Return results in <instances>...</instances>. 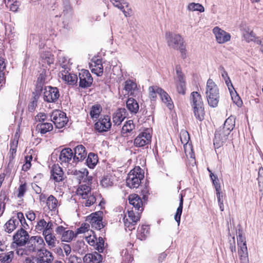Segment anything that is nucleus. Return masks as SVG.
Segmentation results:
<instances>
[{
  "mask_svg": "<svg viewBox=\"0 0 263 263\" xmlns=\"http://www.w3.org/2000/svg\"><path fill=\"white\" fill-rule=\"evenodd\" d=\"M111 126L110 118L108 116H105L103 118H100L95 124L96 129L99 132H107Z\"/></svg>",
  "mask_w": 263,
  "mask_h": 263,
  "instance_id": "obj_13",
  "label": "nucleus"
},
{
  "mask_svg": "<svg viewBox=\"0 0 263 263\" xmlns=\"http://www.w3.org/2000/svg\"><path fill=\"white\" fill-rule=\"evenodd\" d=\"M258 183L260 188V191H261L263 189V168L260 167L258 172Z\"/></svg>",
  "mask_w": 263,
  "mask_h": 263,
  "instance_id": "obj_58",
  "label": "nucleus"
},
{
  "mask_svg": "<svg viewBox=\"0 0 263 263\" xmlns=\"http://www.w3.org/2000/svg\"><path fill=\"white\" fill-rule=\"evenodd\" d=\"M135 128L133 120H128L125 122L122 128V133L124 134L130 132Z\"/></svg>",
  "mask_w": 263,
  "mask_h": 263,
  "instance_id": "obj_48",
  "label": "nucleus"
},
{
  "mask_svg": "<svg viewBox=\"0 0 263 263\" xmlns=\"http://www.w3.org/2000/svg\"><path fill=\"white\" fill-rule=\"evenodd\" d=\"M14 257V252L9 251L0 256V260L3 263H10Z\"/></svg>",
  "mask_w": 263,
  "mask_h": 263,
  "instance_id": "obj_49",
  "label": "nucleus"
},
{
  "mask_svg": "<svg viewBox=\"0 0 263 263\" xmlns=\"http://www.w3.org/2000/svg\"><path fill=\"white\" fill-rule=\"evenodd\" d=\"M208 171L210 173V177L212 180L213 183L215 186V188L216 191H218V190H221L220 185L219 183V180L218 178L215 176L211 171L209 168H208Z\"/></svg>",
  "mask_w": 263,
  "mask_h": 263,
  "instance_id": "obj_56",
  "label": "nucleus"
},
{
  "mask_svg": "<svg viewBox=\"0 0 263 263\" xmlns=\"http://www.w3.org/2000/svg\"><path fill=\"white\" fill-rule=\"evenodd\" d=\"M149 97L152 100H155L157 95H160L161 92V88L156 86H150L148 88Z\"/></svg>",
  "mask_w": 263,
  "mask_h": 263,
  "instance_id": "obj_47",
  "label": "nucleus"
},
{
  "mask_svg": "<svg viewBox=\"0 0 263 263\" xmlns=\"http://www.w3.org/2000/svg\"><path fill=\"white\" fill-rule=\"evenodd\" d=\"M43 235L49 248L55 247L57 239L53 234V228L50 229L49 228H47L45 231L43 232Z\"/></svg>",
  "mask_w": 263,
  "mask_h": 263,
  "instance_id": "obj_22",
  "label": "nucleus"
},
{
  "mask_svg": "<svg viewBox=\"0 0 263 263\" xmlns=\"http://www.w3.org/2000/svg\"><path fill=\"white\" fill-rule=\"evenodd\" d=\"M59 62L61 67L64 69L62 71L65 72V71H67L68 72L70 70L71 64L67 58L65 57H59Z\"/></svg>",
  "mask_w": 263,
  "mask_h": 263,
  "instance_id": "obj_40",
  "label": "nucleus"
},
{
  "mask_svg": "<svg viewBox=\"0 0 263 263\" xmlns=\"http://www.w3.org/2000/svg\"><path fill=\"white\" fill-rule=\"evenodd\" d=\"M73 153L70 148L63 149L59 156V160L62 164L67 165L68 164L76 162L73 161Z\"/></svg>",
  "mask_w": 263,
  "mask_h": 263,
  "instance_id": "obj_14",
  "label": "nucleus"
},
{
  "mask_svg": "<svg viewBox=\"0 0 263 263\" xmlns=\"http://www.w3.org/2000/svg\"><path fill=\"white\" fill-rule=\"evenodd\" d=\"M149 227L147 225H142L138 228L137 237L140 240L144 239L149 233Z\"/></svg>",
  "mask_w": 263,
  "mask_h": 263,
  "instance_id": "obj_39",
  "label": "nucleus"
},
{
  "mask_svg": "<svg viewBox=\"0 0 263 263\" xmlns=\"http://www.w3.org/2000/svg\"><path fill=\"white\" fill-rule=\"evenodd\" d=\"M17 143L18 141L15 140L11 142L10 152L11 154L12 158L13 157V155L16 153Z\"/></svg>",
  "mask_w": 263,
  "mask_h": 263,
  "instance_id": "obj_63",
  "label": "nucleus"
},
{
  "mask_svg": "<svg viewBox=\"0 0 263 263\" xmlns=\"http://www.w3.org/2000/svg\"><path fill=\"white\" fill-rule=\"evenodd\" d=\"M113 182L110 178L107 176L104 177L101 181V184L104 187H107L112 185Z\"/></svg>",
  "mask_w": 263,
  "mask_h": 263,
  "instance_id": "obj_59",
  "label": "nucleus"
},
{
  "mask_svg": "<svg viewBox=\"0 0 263 263\" xmlns=\"http://www.w3.org/2000/svg\"><path fill=\"white\" fill-rule=\"evenodd\" d=\"M187 9L189 11H198L200 12H203L204 11V8L202 5L195 3H191L189 4L187 6Z\"/></svg>",
  "mask_w": 263,
  "mask_h": 263,
  "instance_id": "obj_50",
  "label": "nucleus"
},
{
  "mask_svg": "<svg viewBox=\"0 0 263 263\" xmlns=\"http://www.w3.org/2000/svg\"><path fill=\"white\" fill-rule=\"evenodd\" d=\"M180 140L181 143L184 145V150L186 156L187 158L190 159L191 164L194 166L196 163L195 160V156L193 152L192 145L189 143L190 137L188 133L183 130L180 133Z\"/></svg>",
  "mask_w": 263,
  "mask_h": 263,
  "instance_id": "obj_5",
  "label": "nucleus"
},
{
  "mask_svg": "<svg viewBox=\"0 0 263 263\" xmlns=\"http://www.w3.org/2000/svg\"><path fill=\"white\" fill-rule=\"evenodd\" d=\"M141 213H139L138 211H135L133 209L128 211L127 216L125 215L124 218V222L126 229H128L129 231H132L135 229V225L140 220V215Z\"/></svg>",
  "mask_w": 263,
  "mask_h": 263,
  "instance_id": "obj_7",
  "label": "nucleus"
},
{
  "mask_svg": "<svg viewBox=\"0 0 263 263\" xmlns=\"http://www.w3.org/2000/svg\"><path fill=\"white\" fill-rule=\"evenodd\" d=\"M51 178L56 182L61 181L63 179V172L61 167L54 165L51 170Z\"/></svg>",
  "mask_w": 263,
  "mask_h": 263,
  "instance_id": "obj_25",
  "label": "nucleus"
},
{
  "mask_svg": "<svg viewBox=\"0 0 263 263\" xmlns=\"http://www.w3.org/2000/svg\"><path fill=\"white\" fill-rule=\"evenodd\" d=\"M51 118V121L58 128L63 127L67 123L68 121L66 114L58 110L52 112Z\"/></svg>",
  "mask_w": 263,
  "mask_h": 263,
  "instance_id": "obj_8",
  "label": "nucleus"
},
{
  "mask_svg": "<svg viewBox=\"0 0 263 263\" xmlns=\"http://www.w3.org/2000/svg\"><path fill=\"white\" fill-rule=\"evenodd\" d=\"M152 136L147 130L140 133L134 140V145L136 147H142L148 144L151 140Z\"/></svg>",
  "mask_w": 263,
  "mask_h": 263,
  "instance_id": "obj_15",
  "label": "nucleus"
},
{
  "mask_svg": "<svg viewBox=\"0 0 263 263\" xmlns=\"http://www.w3.org/2000/svg\"><path fill=\"white\" fill-rule=\"evenodd\" d=\"M16 253L18 256L25 257L26 256L31 255V254L28 251V249L26 247L24 248H18L16 250Z\"/></svg>",
  "mask_w": 263,
  "mask_h": 263,
  "instance_id": "obj_60",
  "label": "nucleus"
},
{
  "mask_svg": "<svg viewBox=\"0 0 263 263\" xmlns=\"http://www.w3.org/2000/svg\"><path fill=\"white\" fill-rule=\"evenodd\" d=\"M79 85L82 88H87L91 85L93 79L88 70L82 69L79 73Z\"/></svg>",
  "mask_w": 263,
  "mask_h": 263,
  "instance_id": "obj_16",
  "label": "nucleus"
},
{
  "mask_svg": "<svg viewBox=\"0 0 263 263\" xmlns=\"http://www.w3.org/2000/svg\"><path fill=\"white\" fill-rule=\"evenodd\" d=\"M90 68L91 72L98 76H101L103 72V67L102 61L99 59L93 58L90 63Z\"/></svg>",
  "mask_w": 263,
  "mask_h": 263,
  "instance_id": "obj_21",
  "label": "nucleus"
},
{
  "mask_svg": "<svg viewBox=\"0 0 263 263\" xmlns=\"http://www.w3.org/2000/svg\"><path fill=\"white\" fill-rule=\"evenodd\" d=\"M126 107L130 112L134 114H136L139 108L137 102L132 98H129L127 100Z\"/></svg>",
  "mask_w": 263,
  "mask_h": 263,
  "instance_id": "obj_32",
  "label": "nucleus"
},
{
  "mask_svg": "<svg viewBox=\"0 0 263 263\" xmlns=\"http://www.w3.org/2000/svg\"><path fill=\"white\" fill-rule=\"evenodd\" d=\"M129 203L133 206L134 210L142 213L143 210V202L141 198L137 194H132L128 197Z\"/></svg>",
  "mask_w": 263,
  "mask_h": 263,
  "instance_id": "obj_19",
  "label": "nucleus"
},
{
  "mask_svg": "<svg viewBox=\"0 0 263 263\" xmlns=\"http://www.w3.org/2000/svg\"><path fill=\"white\" fill-rule=\"evenodd\" d=\"M41 58L43 62L47 63L48 65L53 63V55L49 51L43 52L41 54Z\"/></svg>",
  "mask_w": 263,
  "mask_h": 263,
  "instance_id": "obj_44",
  "label": "nucleus"
},
{
  "mask_svg": "<svg viewBox=\"0 0 263 263\" xmlns=\"http://www.w3.org/2000/svg\"><path fill=\"white\" fill-rule=\"evenodd\" d=\"M194 114L196 119L200 121L204 119V111L203 105L193 107Z\"/></svg>",
  "mask_w": 263,
  "mask_h": 263,
  "instance_id": "obj_42",
  "label": "nucleus"
},
{
  "mask_svg": "<svg viewBox=\"0 0 263 263\" xmlns=\"http://www.w3.org/2000/svg\"><path fill=\"white\" fill-rule=\"evenodd\" d=\"M124 109H120L115 112L112 116V122L114 125H120L125 118V116H123L122 112H124Z\"/></svg>",
  "mask_w": 263,
  "mask_h": 263,
  "instance_id": "obj_36",
  "label": "nucleus"
},
{
  "mask_svg": "<svg viewBox=\"0 0 263 263\" xmlns=\"http://www.w3.org/2000/svg\"><path fill=\"white\" fill-rule=\"evenodd\" d=\"M219 69L220 71L221 76H222V78L224 79L225 83L227 84V86L228 87L229 90H230V87H231L233 89H234V87L231 83V80H230L229 77L228 76V74L227 72L226 71L224 67L221 66L219 68Z\"/></svg>",
  "mask_w": 263,
  "mask_h": 263,
  "instance_id": "obj_46",
  "label": "nucleus"
},
{
  "mask_svg": "<svg viewBox=\"0 0 263 263\" xmlns=\"http://www.w3.org/2000/svg\"><path fill=\"white\" fill-rule=\"evenodd\" d=\"M73 174L80 180L85 181L87 177L88 172L86 168H82L81 170H74L72 172Z\"/></svg>",
  "mask_w": 263,
  "mask_h": 263,
  "instance_id": "obj_37",
  "label": "nucleus"
},
{
  "mask_svg": "<svg viewBox=\"0 0 263 263\" xmlns=\"http://www.w3.org/2000/svg\"><path fill=\"white\" fill-rule=\"evenodd\" d=\"M124 90L130 95H134L137 90V85L136 82L131 80H127L125 82Z\"/></svg>",
  "mask_w": 263,
  "mask_h": 263,
  "instance_id": "obj_30",
  "label": "nucleus"
},
{
  "mask_svg": "<svg viewBox=\"0 0 263 263\" xmlns=\"http://www.w3.org/2000/svg\"><path fill=\"white\" fill-rule=\"evenodd\" d=\"M162 101L166 104L167 106L171 109L173 107V102L170 96L161 88V92L159 95Z\"/></svg>",
  "mask_w": 263,
  "mask_h": 263,
  "instance_id": "obj_38",
  "label": "nucleus"
},
{
  "mask_svg": "<svg viewBox=\"0 0 263 263\" xmlns=\"http://www.w3.org/2000/svg\"><path fill=\"white\" fill-rule=\"evenodd\" d=\"M235 124V119L234 117L231 116L225 121L223 126L221 127L222 130H225L226 135H230L231 131L233 129Z\"/></svg>",
  "mask_w": 263,
  "mask_h": 263,
  "instance_id": "obj_26",
  "label": "nucleus"
},
{
  "mask_svg": "<svg viewBox=\"0 0 263 263\" xmlns=\"http://www.w3.org/2000/svg\"><path fill=\"white\" fill-rule=\"evenodd\" d=\"M244 39L246 42L249 43L251 41H254L255 35L253 31L246 30L243 33Z\"/></svg>",
  "mask_w": 263,
  "mask_h": 263,
  "instance_id": "obj_54",
  "label": "nucleus"
},
{
  "mask_svg": "<svg viewBox=\"0 0 263 263\" xmlns=\"http://www.w3.org/2000/svg\"><path fill=\"white\" fill-rule=\"evenodd\" d=\"M191 100H192L193 107L203 105L201 96L197 91H193L191 93Z\"/></svg>",
  "mask_w": 263,
  "mask_h": 263,
  "instance_id": "obj_34",
  "label": "nucleus"
},
{
  "mask_svg": "<svg viewBox=\"0 0 263 263\" xmlns=\"http://www.w3.org/2000/svg\"><path fill=\"white\" fill-rule=\"evenodd\" d=\"M52 253L46 249H42L34 259L39 263H51L53 260Z\"/></svg>",
  "mask_w": 263,
  "mask_h": 263,
  "instance_id": "obj_18",
  "label": "nucleus"
},
{
  "mask_svg": "<svg viewBox=\"0 0 263 263\" xmlns=\"http://www.w3.org/2000/svg\"><path fill=\"white\" fill-rule=\"evenodd\" d=\"M30 237L28 233L23 228L17 230L13 235V243L16 246L23 247L26 245L27 241Z\"/></svg>",
  "mask_w": 263,
  "mask_h": 263,
  "instance_id": "obj_12",
  "label": "nucleus"
},
{
  "mask_svg": "<svg viewBox=\"0 0 263 263\" xmlns=\"http://www.w3.org/2000/svg\"><path fill=\"white\" fill-rule=\"evenodd\" d=\"M98 156L93 153H90L88 154L86 159V163L89 168H92L98 162Z\"/></svg>",
  "mask_w": 263,
  "mask_h": 263,
  "instance_id": "obj_41",
  "label": "nucleus"
},
{
  "mask_svg": "<svg viewBox=\"0 0 263 263\" xmlns=\"http://www.w3.org/2000/svg\"><path fill=\"white\" fill-rule=\"evenodd\" d=\"M165 39L168 47L179 50L183 59L186 57V45L183 37L179 34L167 32Z\"/></svg>",
  "mask_w": 263,
  "mask_h": 263,
  "instance_id": "obj_1",
  "label": "nucleus"
},
{
  "mask_svg": "<svg viewBox=\"0 0 263 263\" xmlns=\"http://www.w3.org/2000/svg\"><path fill=\"white\" fill-rule=\"evenodd\" d=\"M144 171L139 166L135 167L128 174L126 178L127 185L132 188H138L144 178Z\"/></svg>",
  "mask_w": 263,
  "mask_h": 263,
  "instance_id": "obj_3",
  "label": "nucleus"
},
{
  "mask_svg": "<svg viewBox=\"0 0 263 263\" xmlns=\"http://www.w3.org/2000/svg\"><path fill=\"white\" fill-rule=\"evenodd\" d=\"M62 79L66 82L69 85H74L78 81L77 76L73 73H68L67 71L65 72L61 71Z\"/></svg>",
  "mask_w": 263,
  "mask_h": 263,
  "instance_id": "obj_28",
  "label": "nucleus"
},
{
  "mask_svg": "<svg viewBox=\"0 0 263 263\" xmlns=\"http://www.w3.org/2000/svg\"><path fill=\"white\" fill-rule=\"evenodd\" d=\"M102 213L95 212L86 218V221L90 223L91 227L97 230H101L104 227L102 223Z\"/></svg>",
  "mask_w": 263,
  "mask_h": 263,
  "instance_id": "obj_11",
  "label": "nucleus"
},
{
  "mask_svg": "<svg viewBox=\"0 0 263 263\" xmlns=\"http://www.w3.org/2000/svg\"><path fill=\"white\" fill-rule=\"evenodd\" d=\"M230 91L231 93L232 99L234 103L237 106H240L242 104V102L240 98L237 94L236 91L235 90H234V92H233L231 89H230Z\"/></svg>",
  "mask_w": 263,
  "mask_h": 263,
  "instance_id": "obj_55",
  "label": "nucleus"
},
{
  "mask_svg": "<svg viewBox=\"0 0 263 263\" xmlns=\"http://www.w3.org/2000/svg\"><path fill=\"white\" fill-rule=\"evenodd\" d=\"M28 251L32 254L37 251H40L45 245L43 238L40 236L30 237L26 244Z\"/></svg>",
  "mask_w": 263,
  "mask_h": 263,
  "instance_id": "obj_6",
  "label": "nucleus"
},
{
  "mask_svg": "<svg viewBox=\"0 0 263 263\" xmlns=\"http://www.w3.org/2000/svg\"><path fill=\"white\" fill-rule=\"evenodd\" d=\"M18 225V220L17 219H14V217H12L9 219L5 224V231L10 233L13 231Z\"/></svg>",
  "mask_w": 263,
  "mask_h": 263,
  "instance_id": "obj_33",
  "label": "nucleus"
},
{
  "mask_svg": "<svg viewBox=\"0 0 263 263\" xmlns=\"http://www.w3.org/2000/svg\"><path fill=\"white\" fill-rule=\"evenodd\" d=\"M237 244L238 246V251H241V248L242 247L243 245L247 247L246 241L245 238L240 234L237 237Z\"/></svg>",
  "mask_w": 263,
  "mask_h": 263,
  "instance_id": "obj_61",
  "label": "nucleus"
},
{
  "mask_svg": "<svg viewBox=\"0 0 263 263\" xmlns=\"http://www.w3.org/2000/svg\"><path fill=\"white\" fill-rule=\"evenodd\" d=\"M73 237V232L71 230H67L62 233L61 240L62 241L69 242L72 239Z\"/></svg>",
  "mask_w": 263,
  "mask_h": 263,
  "instance_id": "obj_53",
  "label": "nucleus"
},
{
  "mask_svg": "<svg viewBox=\"0 0 263 263\" xmlns=\"http://www.w3.org/2000/svg\"><path fill=\"white\" fill-rule=\"evenodd\" d=\"M183 196L181 195L179 205L177 209L176 214L174 216V219L175 221L177 222L178 226H179L180 222V218L183 209Z\"/></svg>",
  "mask_w": 263,
  "mask_h": 263,
  "instance_id": "obj_43",
  "label": "nucleus"
},
{
  "mask_svg": "<svg viewBox=\"0 0 263 263\" xmlns=\"http://www.w3.org/2000/svg\"><path fill=\"white\" fill-rule=\"evenodd\" d=\"M77 194L85 200L83 204L85 206H90L96 202V197L91 194L90 187L86 185H81L77 190Z\"/></svg>",
  "mask_w": 263,
  "mask_h": 263,
  "instance_id": "obj_4",
  "label": "nucleus"
},
{
  "mask_svg": "<svg viewBox=\"0 0 263 263\" xmlns=\"http://www.w3.org/2000/svg\"><path fill=\"white\" fill-rule=\"evenodd\" d=\"M205 93L209 105L213 107H216L219 99V89L211 79L207 81Z\"/></svg>",
  "mask_w": 263,
  "mask_h": 263,
  "instance_id": "obj_2",
  "label": "nucleus"
},
{
  "mask_svg": "<svg viewBox=\"0 0 263 263\" xmlns=\"http://www.w3.org/2000/svg\"><path fill=\"white\" fill-rule=\"evenodd\" d=\"M67 263H81V259L75 255H70L68 258Z\"/></svg>",
  "mask_w": 263,
  "mask_h": 263,
  "instance_id": "obj_64",
  "label": "nucleus"
},
{
  "mask_svg": "<svg viewBox=\"0 0 263 263\" xmlns=\"http://www.w3.org/2000/svg\"><path fill=\"white\" fill-rule=\"evenodd\" d=\"M52 129V124L51 123L48 122L38 123L36 127V130L41 134H45L51 131Z\"/></svg>",
  "mask_w": 263,
  "mask_h": 263,
  "instance_id": "obj_31",
  "label": "nucleus"
},
{
  "mask_svg": "<svg viewBox=\"0 0 263 263\" xmlns=\"http://www.w3.org/2000/svg\"><path fill=\"white\" fill-rule=\"evenodd\" d=\"M229 135H226L225 130L220 127L215 132L214 144L217 147H220L227 141Z\"/></svg>",
  "mask_w": 263,
  "mask_h": 263,
  "instance_id": "obj_20",
  "label": "nucleus"
},
{
  "mask_svg": "<svg viewBox=\"0 0 263 263\" xmlns=\"http://www.w3.org/2000/svg\"><path fill=\"white\" fill-rule=\"evenodd\" d=\"M46 204L50 211L58 213L57 208L60 205V203L55 197L52 195H50L47 198Z\"/></svg>",
  "mask_w": 263,
  "mask_h": 263,
  "instance_id": "obj_27",
  "label": "nucleus"
},
{
  "mask_svg": "<svg viewBox=\"0 0 263 263\" xmlns=\"http://www.w3.org/2000/svg\"><path fill=\"white\" fill-rule=\"evenodd\" d=\"M238 254L241 263H249L247 247L243 245L241 251H238Z\"/></svg>",
  "mask_w": 263,
  "mask_h": 263,
  "instance_id": "obj_35",
  "label": "nucleus"
},
{
  "mask_svg": "<svg viewBox=\"0 0 263 263\" xmlns=\"http://www.w3.org/2000/svg\"><path fill=\"white\" fill-rule=\"evenodd\" d=\"M89 224L88 223H83L81 227L77 229V234L85 233L87 232L89 230Z\"/></svg>",
  "mask_w": 263,
  "mask_h": 263,
  "instance_id": "obj_62",
  "label": "nucleus"
},
{
  "mask_svg": "<svg viewBox=\"0 0 263 263\" xmlns=\"http://www.w3.org/2000/svg\"><path fill=\"white\" fill-rule=\"evenodd\" d=\"M59 89L57 87L46 86L44 89V100L48 103L55 102L59 98Z\"/></svg>",
  "mask_w": 263,
  "mask_h": 263,
  "instance_id": "obj_9",
  "label": "nucleus"
},
{
  "mask_svg": "<svg viewBox=\"0 0 263 263\" xmlns=\"http://www.w3.org/2000/svg\"><path fill=\"white\" fill-rule=\"evenodd\" d=\"M213 32L219 44H223L229 41L231 39L230 34L218 27H214L213 29Z\"/></svg>",
  "mask_w": 263,
  "mask_h": 263,
  "instance_id": "obj_17",
  "label": "nucleus"
},
{
  "mask_svg": "<svg viewBox=\"0 0 263 263\" xmlns=\"http://www.w3.org/2000/svg\"><path fill=\"white\" fill-rule=\"evenodd\" d=\"M73 161H80L83 160L86 157L87 152L85 147L83 145H78L74 149Z\"/></svg>",
  "mask_w": 263,
  "mask_h": 263,
  "instance_id": "obj_23",
  "label": "nucleus"
},
{
  "mask_svg": "<svg viewBox=\"0 0 263 263\" xmlns=\"http://www.w3.org/2000/svg\"><path fill=\"white\" fill-rule=\"evenodd\" d=\"M72 9L69 5H67L64 7L63 11L61 15L65 20H70L72 15Z\"/></svg>",
  "mask_w": 263,
  "mask_h": 263,
  "instance_id": "obj_52",
  "label": "nucleus"
},
{
  "mask_svg": "<svg viewBox=\"0 0 263 263\" xmlns=\"http://www.w3.org/2000/svg\"><path fill=\"white\" fill-rule=\"evenodd\" d=\"M48 228L49 229L53 228V223L51 221L47 222L44 219L39 220L35 226V229L38 231H42L43 233Z\"/></svg>",
  "mask_w": 263,
  "mask_h": 263,
  "instance_id": "obj_29",
  "label": "nucleus"
},
{
  "mask_svg": "<svg viewBox=\"0 0 263 263\" xmlns=\"http://www.w3.org/2000/svg\"><path fill=\"white\" fill-rule=\"evenodd\" d=\"M102 259V255L95 252L86 254L83 258V261L84 263H101Z\"/></svg>",
  "mask_w": 263,
  "mask_h": 263,
  "instance_id": "obj_24",
  "label": "nucleus"
},
{
  "mask_svg": "<svg viewBox=\"0 0 263 263\" xmlns=\"http://www.w3.org/2000/svg\"><path fill=\"white\" fill-rule=\"evenodd\" d=\"M6 6L10 10L13 12H16L19 8L20 3L17 1H10L5 2Z\"/></svg>",
  "mask_w": 263,
  "mask_h": 263,
  "instance_id": "obj_51",
  "label": "nucleus"
},
{
  "mask_svg": "<svg viewBox=\"0 0 263 263\" xmlns=\"http://www.w3.org/2000/svg\"><path fill=\"white\" fill-rule=\"evenodd\" d=\"M104 241L102 237H99L98 240L96 241L95 249L99 252H102L104 250Z\"/></svg>",
  "mask_w": 263,
  "mask_h": 263,
  "instance_id": "obj_57",
  "label": "nucleus"
},
{
  "mask_svg": "<svg viewBox=\"0 0 263 263\" xmlns=\"http://www.w3.org/2000/svg\"><path fill=\"white\" fill-rule=\"evenodd\" d=\"M177 78L176 81V86L177 92L182 95L185 93L186 86L184 76L181 71V67L179 65H177L175 68Z\"/></svg>",
  "mask_w": 263,
  "mask_h": 263,
  "instance_id": "obj_10",
  "label": "nucleus"
},
{
  "mask_svg": "<svg viewBox=\"0 0 263 263\" xmlns=\"http://www.w3.org/2000/svg\"><path fill=\"white\" fill-rule=\"evenodd\" d=\"M102 110V107L99 104L93 105L90 111V115L92 119H97L99 118L101 112Z\"/></svg>",
  "mask_w": 263,
  "mask_h": 263,
  "instance_id": "obj_45",
  "label": "nucleus"
}]
</instances>
